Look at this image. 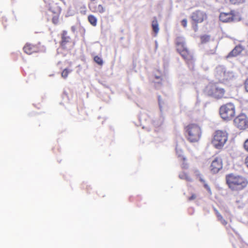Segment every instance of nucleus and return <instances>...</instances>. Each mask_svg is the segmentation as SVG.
Here are the masks:
<instances>
[{
  "label": "nucleus",
  "instance_id": "obj_22",
  "mask_svg": "<svg viewBox=\"0 0 248 248\" xmlns=\"http://www.w3.org/2000/svg\"><path fill=\"white\" fill-rule=\"evenodd\" d=\"M214 38H211L210 35H202V43H206L210 41H214Z\"/></svg>",
  "mask_w": 248,
  "mask_h": 248
},
{
  "label": "nucleus",
  "instance_id": "obj_29",
  "mask_svg": "<svg viewBox=\"0 0 248 248\" xmlns=\"http://www.w3.org/2000/svg\"><path fill=\"white\" fill-rule=\"evenodd\" d=\"M181 24L184 27H186L187 25V20L186 19H184L181 21Z\"/></svg>",
  "mask_w": 248,
  "mask_h": 248
},
{
  "label": "nucleus",
  "instance_id": "obj_33",
  "mask_svg": "<svg viewBox=\"0 0 248 248\" xmlns=\"http://www.w3.org/2000/svg\"><path fill=\"white\" fill-rule=\"evenodd\" d=\"M179 160L181 161L185 162V160H186V158L185 157H184V156H182L179 155Z\"/></svg>",
  "mask_w": 248,
  "mask_h": 248
},
{
  "label": "nucleus",
  "instance_id": "obj_31",
  "mask_svg": "<svg viewBox=\"0 0 248 248\" xmlns=\"http://www.w3.org/2000/svg\"><path fill=\"white\" fill-rule=\"evenodd\" d=\"M244 147L246 150L248 151V139L245 141L244 143Z\"/></svg>",
  "mask_w": 248,
  "mask_h": 248
},
{
  "label": "nucleus",
  "instance_id": "obj_16",
  "mask_svg": "<svg viewBox=\"0 0 248 248\" xmlns=\"http://www.w3.org/2000/svg\"><path fill=\"white\" fill-rule=\"evenodd\" d=\"M216 85L209 84L204 89V93L209 96H212L216 88Z\"/></svg>",
  "mask_w": 248,
  "mask_h": 248
},
{
  "label": "nucleus",
  "instance_id": "obj_28",
  "mask_svg": "<svg viewBox=\"0 0 248 248\" xmlns=\"http://www.w3.org/2000/svg\"><path fill=\"white\" fill-rule=\"evenodd\" d=\"M217 219L220 222L224 225H226L227 224V221L223 218L222 216L220 215H218L217 217Z\"/></svg>",
  "mask_w": 248,
  "mask_h": 248
},
{
  "label": "nucleus",
  "instance_id": "obj_36",
  "mask_svg": "<svg viewBox=\"0 0 248 248\" xmlns=\"http://www.w3.org/2000/svg\"><path fill=\"white\" fill-rule=\"evenodd\" d=\"M217 215V217L218 215H220V214L219 212H217V214H216Z\"/></svg>",
  "mask_w": 248,
  "mask_h": 248
},
{
  "label": "nucleus",
  "instance_id": "obj_34",
  "mask_svg": "<svg viewBox=\"0 0 248 248\" xmlns=\"http://www.w3.org/2000/svg\"><path fill=\"white\" fill-rule=\"evenodd\" d=\"M245 163L247 166L248 167V156H247L245 159Z\"/></svg>",
  "mask_w": 248,
  "mask_h": 248
},
{
  "label": "nucleus",
  "instance_id": "obj_4",
  "mask_svg": "<svg viewBox=\"0 0 248 248\" xmlns=\"http://www.w3.org/2000/svg\"><path fill=\"white\" fill-rule=\"evenodd\" d=\"M228 140V134L226 131L217 130L215 132L212 143L217 149L222 148Z\"/></svg>",
  "mask_w": 248,
  "mask_h": 248
},
{
  "label": "nucleus",
  "instance_id": "obj_12",
  "mask_svg": "<svg viewBox=\"0 0 248 248\" xmlns=\"http://www.w3.org/2000/svg\"><path fill=\"white\" fill-rule=\"evenodd\" d=\"M90 10L94 13H102L104 12V8L101 4L97 5L95 1H92L89 5Z\"/></svg>",
  "mask_w": 248,
  "mask_h": 248
},
{
  "label": "nucleus",
  "instance_id": "obj_24",
  "mask_svg": "<svg viewBox=\"0 0 248 248\" xmlns=\"http://www.w3.org/2000/svg\"><path fill=\"white\" fill-rule=\"evenodd\" d=\"M60 14H55L52 18V23L56 25L59 23V16Z\"/></svg>",
  "mask_w": 248,
  "mask_h": 248
},
{
  "label": "nucleus",
  "instance_id": "obj_25",
  "mask_svg": "<svg viewBox=\"0 0 248 248\" xmlns=\"http://www.w3.org/2000/svg\"><path fill=\"white\" fill-rule=\"evenodd\" d=\"M246 0H230V2L232 4H240L244 3Z\"/></svg>",
  "mask_w": 248,
  "mask_h": 248
},
{
  "label": "nucleus",
  "instance_id": "obj_8",
  "mask_svg": "<svg viewBox=\"0 0 248 248\" xmlns=\"http://www.w3.org/2000/svg\"><path fill=\"white\" fill-rule=\"evenodd\" d=\"M25 53L31 55L33 53H37L40 51V46L39 44H32L31 43H27L23 47Z\"/></svg>",
  "mask_w": 248,
  "mask_h": 248
},
{
  "label": "nucleus",
  "instance_id": "obj_19",
  "mask_svg": "<svg viewBox=\"0 0 248 248\" xmlns=\"http://www.w3.org/2000/svg\"><path fill=\"white\" fill-rule=\"evenodd\" d=\"M202 185L204 188L207 191V195L208 196H210L212 194V190L210 186L206 183L205 181L202 179Z\"/></svg>",
  "mask_w": 248,
  "mask_h": 248
},
{
  "label": "nucleus",
  "instance_id": "obj_10",
  "mask_svg": "<svg viewBox=\"0 0 248 248\" xmlns=\"http://www.w3.org/2000/svg\"><path fill=\"white\" fill-rule=\"evenodd\" d=\"M201 13L200 12H196L193 13L192 15V28L195 31H198V24L201 22Z\"/></svg>",
  "mask_w": 248,
  "mask_h": 248
},
{
  "label": "nucleus",
  "instance_id": "obj_7",
  "mask_svg": "<svg viewBox=\"0 0 248 248\" xmlns=\"http://www.w3.org/2000/svg\"><path fill=\"white\" fill-rule=\"evenodd\" d=\"M235 125L240 129L248 128V119L244 114H241L236 117L234 121Z\"/></svg>",
  "mask_w": 248,
  "mask_h": 248
},
{
  "label": "nucleus",
  "instance_id": "obj_5",
  "mask_svg": "<svg viewBox=\"0 0 248 248\" xmlns=\"http://www.w3.org/2000/svg\"><path fill=\"white\" fill-rule=\"evenodd\" d=\"M219 113L223 119L230 120L234 116L235 107L232 103H227L220 107Z\"/></svg>",
  "mask_w": 248,
  "mask_h": 248
},
{
  "label": "nucleus",
  "instance_id": "obj_35",
  "mask_svg": "<svg viewBox=\"0 0 248 248\" xmlns=\"http://www.w3.org/2000/svg\"><path fill=\"white\" fill-rule=\"evenodd\" d=\"M214 211L215 212V213L217 214V212H219L216 209H214Z\"/></svg>",
  "mask_w": 248,
  "mask_h": 248
},
{
  "label": "nucleus",
  "instance_id": "obj_26",
  "mask_svg": "<svg viewBox=\"0 0 248 248\" xmlns=\"http://www.w3.org/2000/svg\"><path fill=\"white\" fill-rule=\"evenodd\" d=\"M217 219L220 222L224 225H226L227 224V221L223 218L222 216L220 215H218L217 217Z\"/></svg>",
  "mask_w": 248,
  "mask_h": 248
},
{
  "label": "nucleus",
  "instance_id": "obj_37",
  "mask_svg": "<svg viewBox=\"0 0 248 248\" xmlns=\"http://www.w3.org/2000/svg\"><path fill=\"white\" fill-rule=\"evenodd\" d=\"M155 78H156V79H159V78H160V77H158V76H155Z\"/></svg>",
  "mask_w": 248,
  "mask_h": 248
},
{
  "label": "nucleus",
  "instance_id": "obj_6",
  "mask_svg": "<svg viewBox=\"0 0 248 248\" xmlns=\"http://www.w3.org/2000/svg\"><path fill=\"white\" fill-rule=\"evenodd\" d=\"M215 76L220 82L232 79L234 74L232 72L227 71L226 68L223 65H218L216 68Z\"/></svg>",
  "mask_w": 248,
  "mask_h": 248
},
{
  "label": "nucleus",
  "instance_id": "obj_9",
  "mask_svg": "<svg viewBox=\"0 0 248 248\" xmlns=\"http://www.w3.org/2000/svg\"><path fill=\"white\" fill-rule=\"evenodd\" d=\"M222 168L221 159L216 158L212 161L210 166L211 170L213 173H217Z\"/></svg>",
  "mask_w": 248,
  "mask_h": 248
},
{
  "label": "nucleus",
  "instance_id": "obj_23",
  "mask_svg": "<svg viewBox=\"0 0 248 248\" xmlns=\"http://www.w3.org/2000/svg\"><path fill=\"white\" fill-rule=\"evenodd\" d=\"M93 60L96 63L100 66L102 65L103 64L102 59L98 56H95L93 58Z\"/></svg>",
  "mask_w": 248,
  "mask_h": 248
},
{
  "label": "nucleus",
  "instance_id": "obj_27",
  "mask_svg": "<svg viewBox=\"0 0 248 248\" xmlns=\"http://www.w3.org/2000/svg\"><path fill=\"white\" fill-rule=\"evenodd\" d=\"M217 219L220 222L224 225H226L227 224V221L223 218L222 216L220 215H218L217 217Z\"/></svg>",
  "mask_w": 248,
  "mask_h": 248
},
{
  "label": "nucleus",
  "instance_id": "obj_30",
  "mask_svg": "<svg viewBox=\"0 0 248 248\" xmlns=\"http://www.w3.org/2000/svg\"><path fill=\"white\" fill-rule=\"evenodd\" d=\"M244 85L246 91L248 92V78L245 80Z\"/></svg>",
  "mask_w": 248,
  "mask_h": 248
},
{
  "label": "nucleus",
  "instance_id": "obj_32",
  "mask_svg": "<svg viewBox=\"0 0 248 248\" xmlns=\"http://www.w3.org/2000/svg\"><path fill=\"white\" fill-rule=\"evenodd\" d=\"M196 198V195L195 194H193L191 196H190L189 198H188V200L189 201H191V200H194Z\"/></svg>",
  "mask_w": 248,
  "mask_h": 248
},
{
  "label": "nucleus",
  "instance_id": "obj_39",
  "mask_svg": "<svg viewBox=\"0 0 248 248\" xmlns=\"http://www.w3.org/2000/svg\"><path fill=\"white\" fill-rule=\"evenodd\" d=\"M202 21L204 20V15L202 14Z\"/></svg>",
  "mask_w": 248,
  "mask_h": 248
},
{
  "label": "nucleus",
  "instance_id": "obj_14",
  "mask_svg": "<svg viewBox=\"0 0 248 248\" xmlns=\"http://www.w3.org/2000/svg\"><path fill=\"white\" fill-rule=\"evenodd\" d=\"M219 19L223 22H228L233 20V16L231 13H221L219 16Z\"/></svg>",
  "mask_w": 248,
  "mask_h": 248
},
{
  "label": "nucleus",
  "instance_id": "obj_11",
  "mask_svg": "<svg viewBox=\"0 0 248 248\" xmlns=\"http://www.w3.org/2000/svg\"><path fill=\"white\" fill-rule=\"evenodd\" d=\"M61 41L60 45L64 49L66 48L67 45L71 42L70 37L67 35V32L66 31H63L61 34Z\"/></svg>",
  "mask_w": 248,
  "mask_h": 248
},
{
  "label": "nucleus",
  "instance_id": "obj_17",
  "mask_svg": "<svg viewBox=\"0 0 248 248\" xmlns=\"http://www.w3.org/2000/svg\"><path fill=\"white\" fill-rule=\"evenodd\" d=\"M49 10L54 14H60L61 13V8L56 3L52 4L50 7Z\"/></svg>",
  "mask_w": 248,
  "mask_h": 248
},
{
  "label": "nucleus",
  "instance_id": "obj_18",
  "mask_svg": "<svg viewBox=\"0 0 248 248\" xmlns=\"http://www.w3.org/2000/svg\"><path fill=\"white\" fill-rule=\"evenodd\" d=\"M152 27L153 30L156 35L159 31L158 23L157 20L156 19L152 21Z\"/></svg>",
  "mask_w": 248,
  "mask_h": 248
},
{
  "label": "nucleus",
  "instance_id": "obj_38",
  "mask_svg": "<svg viewBox=\"0 0 248 248\" xmlns=\"http://www.w3.org/2000/svg\"><path fill=\"white\" fill-rule=\"evenodd\" d=\"M199 180L200 181H202V178L200 176H199Z\"/></svg>",
  "mask_w": 248,
  "mask_h": 248
},
{
  "label": "nucleus",
  "instance_id": "obj_21",
  "mask_svg": "<svg viewBox=\"0 0 248 248\" xmlns=\"http://www.w3.org/2000/svg\"><path fill=\"white\" fill-rule=\"evenodd\" d=\"M72 71L71 70L65 68L61 73L62 77L64 79L66 78L68 76V74Z\"/></svg>",
  "mask_w": 248,
  "mask_h": 248
},
{
  "label": "nucleus",
  "instance_id": "obj_3",
  "mask_svg": "<svg viewBox=\"0 0 248 248\" xmlns=\"http://www.w3.org/2000/svg\"><path fill=\"white\" fill-rule=\"evenodd\" d=\"M185 129L189 141L195 142L199 140L201 135V129L199 126L195 124H190Z\"/></svg>",
  "mask_w": 248,
  "mask_h": 248
},
{
  "label": "nucleus",
  "instance_id": "obj_2",
  "mask_svg": "<svg viewBox=\"0 0 248 248\" xmlns=\"http://www.w3.org/2000/svg\"><path fill=\"white\" fill-rule=\"evenodd\" d=\"M176 46L177 51L180 53L188 64L193 62V56L185 45L183 38L177 37L176 39Z\"/></svg>",
  "mask_w": 248,
  "mask_h": 248
},
{
  "label": "nucleus",
  "instance_id": "obj_20",
  "mask_svg": "<svg viewBox=\"0 0 248 248\" xmlns=\"http://www.w3.org/2000/svg\"><path fill=\"white\" fill-rule=\"evenodd\" d=\"M89 22L93 26H95L97 24V19L93 15H89L88 17Z\"/></svg>",
  "mask_w": 248,
  "mask_h": 248
},
{
  "label": "nucleus",
  "instance_id": "obj_13",
  "mask_svg": "<svg viewBox=\"0 0 248 248\" xmlns=\"http://www.w3.org/2000/svg\"><path fill=\"white\" fill-rule=\"evenodd\" d=\"M243 48L242 46L239 45L236 46L226 56L227 59L234 57L238 55L242 51Z\"/></svg>",
  "mask_w": 248,
  "mask_h": 248
},
{
  "label": "nucleus",
  "instance_id": "obj_1",
  "mask_svg": "<svg viewBox=\"0 0 248 248\" xmlns=\"http://www.w3.org/2000/svg\"><path fill=\"white\" fill-rule=\"evenodd\" d=\"M226 180L229 188L232 190H242L248 185V182L244 177L233 174L226 175Z\"/></svg>",
  "mask_w": 248,
  "mask_h": 248
},
{
  "label": "nucleus",
  "instance_id": "obj_15",
  "mask_svg": "<svg viewBox=\"0 0 248 248\" xmlns=\"http://www.w3.org/2000/svg\"><path fill=\"white\" fill-rule=\"evenodd\" d=\"M225 93V90L223 88L216 86L213 96L216 98H221Z\"/></svg>",
  "mask_w": 248,
  "mask_h": 248
}]
</instances>
